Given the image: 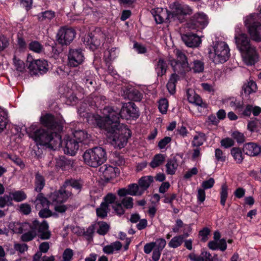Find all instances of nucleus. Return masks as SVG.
<instances>
[{
    "label": "nucleus",
    "mask_w": 261,
    "mask_h": 261,
    "mask_svg": "<svg viewBox=\"0 0 261 261\" xmlns=\"http://www.w3.org/2000/svg\"><path fill=\"white\" fill-rule=\"evenodd\" d=\"M184 242V237L182 236H178L173 237L169 242L168 245L170 247L176 248L180 246Z\"/></svg>",
    "instance_id": "42"
},
{
    "label": "nucleus",
    "mask_w": 261,
    "mask_h": 261,
    "mask_svg": "<svg viewBox=\"0 0 261 261\" xmlns=\"http://www.w3.org/2000/svg\"><path fill=\"white\" fill-rule=\"evenodd\" d=\"M206 141V137L204 134L197 133L193 137L192 145L193 146L198 147L202 145Z\"/></svg>",
    "instance_id": "32"
},
{
    "label": "nucleus",
    "mask_w": 261,
    "mask_h": 261,
    "mask_svg": "<svg viewBox=\"0 0 261 261\" xmlns=\"http://www.w3.org/2000/svg\"><path fill=\"white\" fill-rule=\"evenodd\" d=\"M128 190L129 195L132 196H140L143 193L139 185L136 184L128 185Z\"/></svg>",
    "instance_id": "37"
},
{
    "label": "nucleus",
    "mask_w": 261,
    "mask_h": 261,
    "mask_svg": "<svg viewBox=\"0 0 261 261\" xmlns=\"http://www.w3.org/2000/svg\"><path fill=\"white\" fill-rule=\"evenodd\" d=\"M229 48L223 41L216 43L209 51V57L215 64L223 63L229 58Z\"/></svg>",
    "instance_id": "8"
},
{
    "label": "nucleus",
    "mask_w": 261,
    "mask_h": 261,
    "mask_svg": "<svg viewBox=\"0 0 261 261\" xmlns=\"http://www.w3.org/2000/svg\"><path fill=\"white\" fill-rule=\"evenodd\" d=\"M133 198L131 197L123 198L121 202H117L112 205L114 212L118 215L121 216L124 214L125 209H131L133 207Z\"/></svg>",
    "instance_id": "15"
},
{
    "label": "nucleus",
    "mask_w": 261,
    "mask_h": 261,
    "mask_svg": "<svg viewBox=\"0 0 261 261\" xmlns=\"http://www.w3.org/2000/svg\"><path fill=\"white\" fill-rule=\"evenodd\" d=\"M100 172L102 173L105 178L109 180L116 176L115 169L111 166L105 165L100 168Z\"/></svg>",
    "instance_id": "24"
},
{
    "label": "nucleus",
    "mask_w": 261,
    "mask_h": 261,
    "mask_svg": "<svg viewBox=\"0 0 261 261\" xmlns=\"http://www.w3.org/2000/svg\"><path fill=\"white\" fill-rule=\"evenodd\" d=\"M215 184V180L213 178H210L208 180H204L202 182L201 186L203 189H208L212 188Z\"/></svg>",
    "instance_id": "61"
},
{
    "label": "nucleus",
    "mask_w": 261,
    "mask_h": 261,
    "mask_svg": "<svg viewBox=\"0 0 261 261\" xmlns=\"http://www.w3.org/2000/svg\"><path fill=\"white\" fill-rule=\"evenodd\" d=\"M166 245V241L163 238H159L155 242L146 243L144 246V252L149 254L152 251V258L154 261H158L160 258L161 252Z\"/></svg>",
    "instance_id": "9"
},
{
    "label": "nucleus",
    "mask_w": 261,
    "mask_h": 261,
    "mask_svg": "<svg viewBox=\"0 0 261 261\" xmlns=\"http://www.w3.org/2000/svg\"><path fill=\"white\" fill-rule=\"evenodd\" d=\"M19 211L24 215H28L31 212V207L28 203H22L19 206Z\"/></svg>",
    "instance_id": "62"
},
{
    "label": "nucleus",
    "mask_w": 261,
    "mask_h": 261,
    "mask_svg": "<svg viewBox=\"0 0 261 261\" xmlns=\"http://www.w3.org/2000/svg\"><path fill=\"white\" fill-rule=\"evenodd\" d=\"M177 61H171V65L175 72L182 74L191 70V67L187 62L185 55L180 50L176 49L174 50Z\"/></svg>",
    "instance_id": "10"
},
{
    "label": "nucleus",
    "mask_w": 261,
    "mask_h": 261,
    "mask_svg": "<svg viewBox=\"0 0 261 261\" xmlns=\"http://www.w3.org/2000/svg\"><path fill=\"white\" fill-rule=\"evenodd\" d=\"M64 146V151L65 153L74 155L79 149V143L75 139L66 136L63 141L61 140V146Z\"/></svg>",
    "instance_id": "19"
},
{
    "label": "nucleus",
    "mask_w": 261,
    "mask_h": 261,
    "mask_svg": "<svg viewBox=\"0 0 261 261\" xmlns=\"http://www.w3.org/2000/svg\"><path fill=\"white\" fill-rule=\"evenodd\" d=\"M85 60L82 50L79 49H71L68 55V64L71 67H75L82 64Z\"/></svg>",
    "instance_id": "13"
},
{
    "label": "nucleus",
    "mask_w": 261,
    "mask_h": 261,
    "mask_svg": "<svg viewBox=\"0 0 261 261\" xmlns=\"http://www.w3.org/2000/svg\"><path fill=\"white\" fill-rule=\"evenodd\" d=\"M29 48L34 52L40 53L42 50V47L38 42L33 41L29 44Z\"/></svg>",
    "instance_id": "59"
},
{
    "label": "nucleus",
    "mask_w": 261,
    "mask_h": 261,
    "mask_svg": "<svg viewBox=\"0 0 261 261\" xmlns=\"http://www.w3.org/2000/svg\"><path fill=\"white\" fill-rule=\"evenodd\" d=\"M55 17V13L51 11H46L39 15V19L41 21L49 20Z\"/></svg>",
    "instance_id": "49"
},
{
    "label": "nucleus",
    "mask_w": 261,
    "mask_h": 261,
    "mask_svg": "<svg viewBox=\"0 0 261 261\" xmlns=\"http://www.w3.org/2000/svg\"><path fill=\"white\" fill-rule=\"evenodd\" d=\"M243 151L247 155L256 156L261 153V146L256 143H247L244 144Z\"/></svg>",
    "instance_id": "20"
},
{
    "label": "nucleus",
    "mask_w": 261,
    "mask_h": 261,
    "mask_svg": "<svg viewBox=\"0 0 261 261\" xmlns=\"http://www.w3.org/2000/svg\"><path fill=\"white\" fill-rule=\"evenodd\" d=\"M73 251L70 249H66L63 254L64 261H70L73 256Z\"/></svg>",
    "instance_id": "64"
},
{
    "label": "nucleus",
    "mask_w": 261,
    "mask_h": 261,
    "mask_svg": "<svg viewBox=\"0 0 261 261\" xmlns=\"http://www.w3.org/2000/svg\"><path fill=\"white\" fill-rule=\"evenodd\" d=\"M165 158L166 156L163 154L159 153L155 155L149 164L150 166L152 168L159 167L164 162Z\"/></svg>",
    "instance_id": "31"
},
{
    "label": "nucleus",
    "mask_w": 261,
    "mask_h": 261,
    "mask_svg": "<svg viewBox=\"0 0 261 261\" xmlns=\"http://www.w3.org/2000/svg\"><path fill=\"white\" fill-rule=\"evenodd\" d=\"M231 136L238 143H242L245 141V136L241 132L234 131L231 133Z\"/></svg>",
    "instance_id": "54"
},
{
    "label": "nucleus",
    "mask_w": 261,
    "mask_h": 261,
    "mask_svg": "<svg viewBox=\"0 0 261 261\" xmlns=\"http://www.w3.org/2000/svg\"><path fill=\"white\" fill-rule=\"evenodd\" d=\"M105 39V33L101 31H96L89 35L86 45L91 50H94L103 44Z\"/></svg>",
    "instance_id": "11"
},
{
    "label": "nucleus",
    "mask_w": 261,
    "mask_h": 261,
    "mask_svg": "<svg viewBox=\"0 0 261 261\" xmlns=\"http://www.w3.org/2000/svg\"><path fill=\"white\" fill-rule=\"evenodd\" d=\"M153 180V177L151 176H145L142 177L138 181V184L144 192L150 186Z\"/></svg>",
    "instance_id": "30"
},
{
    "label": "nucleus",
    "mask_w": 261,
    "mask_h": 261,
    "mask_svg": "<svg viewBox=\"0 0 261 261\" xmlns=\"http://www.w3.org/2000/svg\"><path fill=\"white\" fill-rule=\"evenodd\" d=\"M178 76L176 74L173 73L171 75L169 82L167 84V89L170 94H173L175 91V84L177 81Z\"/></svg>",
    "instance_id": "34"
},
{
    "label": "nucleus",
    "mask_w": 261,
    "mask_h": 261,
    "mask_svg": "<svg viewBox=\"0 0 261 261\" xmlns=\"http://www.w3.org/2000/svg\"><path fill=\"white\" fill-rule=\"evenodd\" d=\"M7 123V115L5 112H3L0 113V133L6 128Z\"/></svg>",
    "instance_id": "58"
},
{
    "label": "nucleus",
    "mask_w": 261,
    "mask_h": 261,
    "mask_svg": "<svg viewBox=\"0 0 261 261\" xmlns=\"http://www.w3.org/2000/svg\"><path fill=\"white\" fill-rule=\"evenodd\" d=\"M167 65L165 61L160 58L155 65V70L158 76H162L166 72Z\"/></svg>",
    "instance_id": "29"
},
{
    "label": "nucleus",
    "mask_w": 261,
    "mask_h": 261,
    "mask_svg": "<svg viewBox=\"0 0 261 261\" xmlns=\"http://www.w3.org/2000/svg\"><path fill=\"white\" fill-rule=\"evenodd\" d=\"M187 99L189 102L200 107H205V103L202 102L200 97L192 89L187 91Z\"/></svg>",
    "instance_id": "22"
},
{
    "label": "nucleus",
    "mask_w": 261,
    "mask_h": 261,
    "mask_svg": "<svg viewBox=\"0 0 261 261\" xmlns=\"http://www.w3.org/2000/svg\"><path fill=\"white\" fill-rule=\"evenodd\" d=\"M259 13L251 14L245 18L244 24L251 38L255 41H261V4Z\"/></svg>",
    "instance_id": "6"
},
{
    "label": "nucleus",
    "mask_w": 261,
    "mask_h": 261,
    "mask_svg": "<svg viewBox=\"0 0 261 261\" xmlns=\"http://www.w3.org/2000/svg\"><path fill=\"white\" fill-rule=\"evenodd\" d=\"M220 144L221 146L225 148H228L234 145V141L232 139L227 137L222 139Z\"/></svg>",
    "instance_id": "55"
},
{
    "label": "nucleus",
    "mask_w": 261,
    "mask_h": 261,
    "mask_svg": "<svg viewBox=\"0 0 261 261\" xmlns=\"http://www.w3.org/2000/svg\"><path fill=\"white\" fill-rule=\"evenodd\" d=\"M128 97L132 100L139 101L141 99L142 96L141 94L138 90L133 89L129 91Z\"/></svg>",
    "instance_id": "45"
},
{
    "label": "nucleus",
    "mask_w": 261,
    "mask_h": 261,
    "mask_svg": "<svg viewBox=\"0 0 261 261\" xmlns=\"http://www.w3.org/2000/svg\"><path fill=\"white\" fill-rule=\"evenodd\" d=\"M65 186L70 190V187H72L77 190H80L82 187L83 184L81 181L74 179L66 180L64 183Z\"/></svg>",
    "instance_id": "41"
},
{
    "label": "nucleus",
    "mask_w": 261,
    "mask_h": 261,
    "mask_svg": "<svg viewBox=\"0 0 261 261\" xmlns=\"http://www.w3.org/2000/svg\"><path fill=\"white\" fill-rule=\"evenodd\" d=\"M178 166V164L176 159L173 158L169 160L166 165L167 173L170 175L174 174Z\"/></svg>",
    "instance_id": "28"
},
{
    "label": "nucleus",
    "mask_w": 261,
    "mask_h": 261,
    "mask_svg": "<svg viewBox=\"0 0 261 261\" xmlns=\"http://www.w3.org/2000/svg\"><path fill=\"white\" fill-rule=\"evenodd\" d=\"M22 227L27 229L29 227L31 230L23 233L21 236V240L24 242H28L33 240L38 233V236L42 240H48L50 238L51 232L48 230V224L46 221L39 223L37 220H34L31 223H24Z\"/></svg>",
    "instance_id": "4"
},
{
    "label": "nucleus",
    "mask_w": 261,
    "mask_h": 261,
    "mask_svg": "<svg viewBox=\"0 0 261 261\" xmlns=\"http://www.w3.org/2000/svg\"><path fill=\"white\" fill-rule=\"evenodd\" d=\"M109 110H105V113L111 115L113 118V120L103 121L101 116L96 115L89 117L88 121H92L99 128L105 129L114 147L117 149H121L126 144L127 139L130 136V130L125 126L118 123V117L116 112L113 111L111 109Z\"/></svg>",
    "instance_id": "1"
},
{
    "label": "nucleus",
    "mask_w": 261,
    "mask_h": 261,
    "mask_svg": "<svg viewBox=\"0 0 261 261\" xmlns=\"http://www.w3.org/2000/svg\"><path fill=\"white\" fill-rule=\"evenodd\" d=\"M36 206H42L43 207H47L49 202L47 199L43 197L41 194H39L36 199Z\"/></svg>",
    "instance_id": "47"
},
{
    "label": "nucleus",
    "mask_w": 261,
    "mask_h": 261,
    "mask_svg": "<svg viewBox=\"0 0 261 261\" xmlns=\"http://www.w3.org/2000/svg\"><path fill=\"white\" fill-rule=\"evenodd\" d=\"M27 132L37 144L45 146L54 150L61 147V137L56 133L45 132L43 129H38L36 124H32L27 128Z\"/></svg>",
    "instance_id": "2"
},
{
    "label": "nucleus",
    "mask_w": 261,
    "mask_h": 261,
    "mask_svg": "<svg viewBox=\"0 0 261 261\" xmlns=\"http://www.w3.org/2000/svg\"><path fill=\"white\" fill-rule=\"evenodd\" d=\"M14 248L15 249V250L18 251L20 253H24L25 251H27L28 249L27 244L19 243H15L14 245Z\"/></svg>",
    "instance_id": "63"
},
{
    "label": "nucleus",
    "mask_w": 261,
    "mask_h": 261,
    "mask_svg": "<svg viewBox=\"0 0 261 261\" xmlns=\"http://www.w3.org/2000/svg\"><path fill=\"white\" fill-rule=\"evenodd\" d=\"M45 185L44 179L39 174H37L35 177V190L40 192L44 187Z\"/></svg>",
    "instance_id": "43"
},
{
    "label": "nucleus",
    "mask_w": 261,
    "mask_h": 261,
    "mask_svg": "<svg viewBox=\"0 0 261 261\" xmlns=\"http://www.w3.org/2000/svg\"><path fill=\"white\" fill-rule=\"evenodd\" d=\"M28 68L33 74H43L48 70V65L45 60H35L30 62Z\"/></svg>",
    "instance_id": "17"
},
{
    "label": "nucleus",
    "mask_w": 261,
    "mask_h": 261,
    "mask_svg": "<svg viewBox=\"0 0 261 261\" xmlns=\"http://www.w3.org/2000/svg\"><path fill=\"white\" fill-rule=\"evenodd\" d=\"M229 105L235 111L241 112L242 111L243 102L234 98H230L228 101Z\"/></svg>",
    "instance_id": "39"
},
{
    "label": "nucleus",
    "mask_w": 261,
    "mask_h": 261,
    "mask_svg": "<svg viewBox=\"0 0 261 261\" xmlns=\"http://www.w3.org/2000/svg\"><path fill=\"white\" fill-rule=\"evenodd\" d=\"M221 204L224 206L226 199L228 197V187L226 184H223L221 186V191L220 192Z\"/></svg>",
    "instance_id": "46"
},
{
    "label": "nucleus",
    "mask_w": 261,
    "mask_h": 261,
    "mask_svg": "<svg viewBox=\"0 0 261 261\" xmlns=\"http://www.w3.org/2000/svg\"><path fill=\"white\" fill-rule=\"evenodd\" d=\"M208 247L213 250L220 249L223 251L227 248L226 242L224 239H221L219 241H212L208 243Z\"/></svg>",
    "instance_id": "25"
},
{
    "label": "nucleus",
    "mask_w": 261,
    "mask_h": 261,
    "mask_svg": "<svg viewBox=\"0 0 261 261\" xmlns=\"http://www.w3.org/2000/svg\"><path fill=\"white\" fill-rule=\"evenodd\" d=\"M84 162L88 166L97 167L107 160L106 150L100 147H95L86 150L83 155Z\"/></svg>",
    "instance_id": "7"
},
{
    "label": "nucleus",
    "mask_w": 261,
    "mask_h": 261,
    "mask_svg": "<svg viewBox=\"0 0 261 261\" xmlns=\"http://www.w3.org/2000/svg\"><path fill=\"white\" fill-rule=\"evenodd\" d=\"M59 191L60 192V196L61 199L60 200V201H61V202H63L67 200V199L72 195L70 189L67 188V187L65 186L64 184Z\"/></svg>",
    "instance_id": "40"
},
{
    "label": "nucleus",
    "mask_w": 261,
    "mask_h": 261,
    "mask_svg": "<svg viewBox=\"0 0 261 261\" xmlns=\"http://www.w3.org/2000/svg\"><path fill=\"white\" fill-rule=\"evenodd\" d=\"M236 43L241 53L243 61L248 65L255 64L258 59L255 48L250 44V40L245 34L235 35Z\"/></svg>",
    "instance_id": "3"
},
{
    "label": "nucleus",
    "mask_w": 261,
    "mask_h": 261,
    "mask_svg": "<svg viewBox=\"0 0 261 261\" xmlns=\"http://www.w3.org/2000/svg\"><path fill=\"white\" fill-rule=\"evenodd\" d=\"M117 198V196L115 194L109 193L103 197L102 202L109 207L110 204H112V206L118 202L116 201Z\"/></svg>",
    "instance_id": "36"
},
{
    "label": "nucleus",
    "mask_w": 261,
    "mask_h": 261,
    "mask_svg": "<svg viewBox=\"0 0 261 261\" xmlns=\"http://www.w3.org/2000/svg\"><path fill=\"white\" fill-rule=\"evenodd\" d=\"M197 198L198 203H203L205 199V192L204 189H198L197 190Z\"/></svg>",
    "instance_id": "60"
},
{
    "label": "nucleus",
    "mask_w": 261,
    "mask_h": 261,
    "mask_svg": "<svg viewBox=\"0 0 261 261\" xmlns=\"http://www.w3.org/2000/svg\"><path fill=\"white\" fill-rule=\"evenodd\" d=\"M191 67V70L192 69L194 72H201L204 69L203 63L199 60H195L193 62V65Z\"/></svg>",
    "instance_id": "48"
},
{
    "label": "nucleus",
    "mask_w": 261,
    "mask_h": 261,
    "mask_svg": "<svg viewBox=\"0 0 261 261\" xmlns=\"http://www.w3.org/2000/svg\"><path fill=\"white\" fill-rule=\"evenodd\" d=\"M73 136L74 139L78 143L84 141L88 137L87 134L81 130L75 131L73 133Z\"/></svg>",
    "instance_id": "44"
},
{
    "label": "nucleus",
    "mask_w": 261,
    "mask_h": 261,
    "mask_svg": "<svg viewBox=\"0 0 261 261\" xmlns=\"http://www.w3.org/2000/svg\"><path fill=\"white\" fill-rule=\"evenodd\" d=\"M168 101L166 98H163L159 101V109L161 113L164 114L167 112L168 108Z\"/></svg>",
    "instance_id": "50"
},
{
    "label": "nucleus",
    "mask_w": 261,
    "mask_h": 261,
    "mask_svg": "<svg viewBox=\"0 0 261 261\" xmlns=\"http://www.w3.org/2000/svg\"><path fill=\"white\" fill-rule=\"evenodd\" d=\"M243 90L246 94L249 95L256 91V84L254 81H249L244 84L243 86Z\"/></svg>",
    "instance_id": "33"
},
{
    "label": "nucleus",
    "mask_w": 261,
    "mask_h": 261,
    "mask_svg": "<svg viewBox=\"0 0 261 261\" xmlns=\"http://www.w3.org/2000/svg\"><path fill=\"white\" fill-rule=\"evenodd\" d=\"M13 202H11V199L8 197V195L3 196H0V207L3 208L6 206H11Z\"/></svg>",
    "instance_id": "52"
},
{
    "label": "nucleus",
    "mask_w": 261,
    "mask_h": 261,
    "mask_svg": "<svg viewBox=\"0 0 261 261\" xmlns=\"http://www.w3.org/2000/svg\"><path fill=\"white\" fill-rule=\"evenodd\" d=\"M171 14L173 19L178 18L181 15H189L192 13V9L188 5L175 2L170 5Z\"/></svg>",
    "instance_id": "14"
},
{
    "label": "nucleus",
    "mask_w": 261,
    "mask_h": 261,
    "mask_svg": "<svg viewBox=\"0 0 261 261\" xmlns=\"http://www.w3.org/2000/svg\"><path fill=\"white\" fill-rule=\"evenodd\" d=\"M112 109L113 111L117 113L118 115V122L120 123V117L123 119H128L130 118H137L138 116V111L135 104L132 102H128L123 105L121 110L116 106H108L105 107L102 110L103 116L101 117L102 120L105 121H110L113 120V118L111 115H107L105 113V110H110Z\"/></svg>",
    "instance_id": "5"
},
{
    "label": "nucleus",
    "mask_w": 261,
    "mask_h": 261,
    "mask_svg": "<svg viewBox=\"0 0 261 261\" xmlns=\"http://www.w3.org/2000/svg\"><path fill=\"white\" fill-rule=\"evenodd\" d=\"M75 32L71 28H62L58 32L57 40L62 45L69 44L74 38Z\"/></svg>",
    "instance_id": "16"
},
{
    "label": "nucleus",
    "mask_w": 261,
    "mask_h": 261,
    "mask_svg": "<svg viewBox=\"0 0 261 261\" xmlns=\"http://www.w3.org/2000/svg\"><path fill=\"white\" fill-rule=\"evenodd\" d=\"M109 211V207L101 202L100 206L96 208L97 216L99 218H105L107 216Z\"/></svg>",
    "instance_id": "38"
},
{
    "label": "nucleus",
    "mask_w": 261,
    "mask_h": 261,
    "mask_svg": "<svg viewBox=\"0 0 261 261\" xmlns=\"http://www.w3.org/2000/svg\"><path fill=\"white\" fill-rule=\"evenodd\" d=\"M99 228L97 230L98 233L101 235L106 234L110 228L109 225L105 222L99 223Z\"/></svg>",
    "instance_id": "56"
},
{
    "label": "nucleus",
    "mask_w": 261,
    "mask_h": 261,
    "mask_svg": "<svg viewBox=\"0 0 261 261\" xmlns=\"http://www.w3.org/2000/svg\"><path fill=\"white\" fill-rule=\"evenodd\" d=\"M40 121L43 125L50 129L56 128L57 125L54 117L51 114H46L42 116Z\"/></svg>",
    "instance_id": "23"
},
{
    "label": "nucleus",
    "mask_w": 261,
    "mask_h": 261,
    "mask_svg": "<svg viewBox=\"0 0 261 261\" xmlns=\"http://www.w3.org/2000/svg\"><path fill=\"white\" fill-rule=\"evenodd\" d=\"M69 164L64 156H61L56 159V166L58 167L63 168Z\"/></svg>",
    "instance_id": "57"
},
{
    "label": "nucleus",
    "mask_w": 261,
    "mask_h": 261,
    "mask_svg": "<svg viewBox=\"0 0 261 261\" xmlns=\"http://www.w3.org/2000/svg\"><path fill=\"white\" fill-rule=\"evenodd\" d=\"M181 37L185 44L190 47H197L201 43L200 38L194 34H182Z\"/></svg>",
    "instance_id": "21"
},
{
    "label": "nucleus",
    "mask_w": 261,
    "mask_h": 261,
    "mask_svg": "<svg viewBox=\"0 0 261 261\" xmlns=\"http://www.w3.org/2000/svg\"><path fill=\"white\" fill-rule=\"evenodd\" d=\"M208 18L205 14L199 12L195 14L188 23L191 29H203L208 24Z\"/></svg>",
    "instance_id": "12"
},
{
    "label": "nucleus",
    "mask_w": 261,
    "mask_h": 261,
    "mask_svg": "<svg viewBox=\"0 0 261 261\" xmlns=\"http://www.w3.org/2000/svg\"><path fill=\"white\" fill-rule=\"evenodd\" d=\"M230 154L236 164H241L244 160V155L239 147H233L230 150Z\"/></svg>",
    "instance_id": "26"
},
{
    "label": "nucleus",
    "mask_w": 261,
    "mask_h": 261,
    "mask_svg": "<svg viewBox=\"0 0 261 261\" xmlns=\"http://www.w3.org/2000/svg\"><path fill=\"white\" fill-rule=\"evenodd\" d=\"M215 156L217 162H224L226 161V155L220 148L215 149Z\"/></svg>",
    "instance_id": "53"
},
{
    "label": "nucleus",
    "mask_w": 261,
    "mask_h": 261,
    "mask_svg": "<svg viewBox=\"0 0 261 261\" xmlns=\"http://www.w3.org/2000/svg\"><path fill=\"white\" fill-rule=\"evenodd\" d=\"M14 64L16 69L20 72H23L25 69V65L24 62L16 57L13 59Z\"/></svg>",
    "instance_id": "51"
},
{
    "label": "nucleus",
    "mask_w": 261,
    "mask_h": 261,
    "mask_svg": "<svg viewBox=\"0 0 261 261\" xmlns=\"http://www.w3.org/2000/svg\"><path fill=\"white\" fill-rule=\"evenodd\" d=\"M118 50L116 48H112L105 51L104 58L107 61H111L118 56Z\"/></svg>",
    "instance_id": "35"
},
{
    "label": "nucleus",
    "mask_w": 261,
    "mask_h": 261,
    "mask_svg": "<svg viewBox=\"0 0 261 261\" xmlns=\"http://www.w3.org/2000/svg\"><path fill=\"white\" fill-rule=\"evenodd\" d=\"M155 22L158 24L164 22L165 20L171 21L172 19L171 12L162 8H156L151 11Z\"/></svg>",
    "instance_id": "18"
},
{
    "label": "nucleus",
    "mask_w": 261,
    "mask_h": 261,
    "mask_svg": "<svg viewBox=\"0 0 261 261\" xmlns=\"http://www.w3.org/2000/svg\"><path fill=\"white\" fill-rule=\"evenodd\" d=\"M8 197L11 199V202L13 200L19 202L26 199L27 197V194L22 190L10 192L9 195H8Z\"/></svg>",
    "instance_id": "27"
}]
</instances>
